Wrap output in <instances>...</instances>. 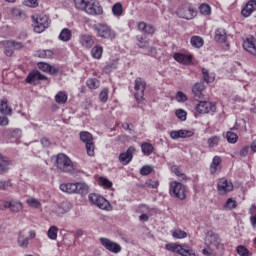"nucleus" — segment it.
Here are the masks:
<instances>
[{
  "label": "nucleus",
  "mask_w": 256,
  "mask_h": 256,
  "mask_svg": "<svg viewBox=\"0 0 256 256\" xmlns=\"http://www.w3.org/2000/svg\"><path fill=\"white\" fill-rule=\"evenodd\" d=\"M60 189L63 193H68L69 195H85L89 194V185L85 182H76V183H63L60 184Z\"/></svg>",
  "instance_id": "nucleus-1"
},
{
  "label": "nucleus",
  "mask_w": 256,
  "mask_h": 256,
  "mask_svg": "<svg viewBox=\"0 0 256 256\" xmlns=\"http://www.w3.org/2000/svg\"><path fill=\"white\" fill-rule=\"evenodd\" d=\"M205 244L214 249L218 256H223L225 251V244H223V240L219 234L215 233L213 230H209L206 233Z\"/></svg>",
  "instance_id": "nucleus-2"
},
{
  "label": "nucleus",
  "mask_w": 256,
  "mask_h": 256,
  "mask_svg": "<svg viewBox=\"0 0 256 256\" xmlns=\"http://www.w3.org/2000/svg\"><path fill=\"white\" fill-rule=\"evenodd\" d=\"M56 169L62 173H73L75 167L73 166V161L71 158L64 153H60L56 156Z\"/></svg>",
  "instance_id": "nucleus-3"
},
{
  "label": "nucleus",
  "mask_w": 256,
  "mask_h": 256,
  "mask_svg": "<svg viewBox=\"0 0 256 256\" xmlns=\"http://www.w3.org/2000/svg\"><path fill=\"white\" fill-rule=\"evenodd\" d=\"M176 15L180 17V19L191 21V19L197 17V8L193 7L190 3H186L176 10Z\"/></svg>",
  "instance_id": "nucleus-4"
},
{
  "label": "nucleus",
  "mask_w": 256,
  "mask_h": 256,
  "mask_svg": "<svg viewBox=\"0 0 256 256\" xmlns=\"http://www.w3.org/2000/svg\"><path fill=\"white\" fill-rule=\"evenodd\" d=\"M165 249L167 251H171L172 253H178L181 256H197L193 248L187 245H179L175 243H169L165 245Z\"/></svg>",
  "instance_id": "nucleus-5"
},
{
  "label": "nucleus",
  "mask_w": 256,
  "mask_h": 256,
  "mask_svg": "<svg viewBox=\"0 0 256 256\" xmlns=\"http://www.w3.org/2000/svg\"><path fill=\"white\" fill-rule=\"evenodd\" d=\"M95 31L98 37H101V39H107L108 41H113V39L117 37V32L111 29V26L107 24H98L95 27Z\"/></svg>",
  "instance_id": "nucleus-6"
},
{
  "label": "nucleus",
  "mask_w": 256,
  "mask_h": 256,
  "mask_svg": "<svg viewBox=\"0 0 256 256\" xmlns=\"http://www.w3.org/2000/svg\"><path fill=\"white\" fill-rule=\"evenodd\" d=\"M170 193L174 195L176 199L184 201V199H187V186L183 185L181 182H172L170 184Z\"/></svg>",
  "instance_id": "nucleus-7"
},
{
  "label": "nucleus",
  "mask_w": 256,
  "mask_h": 256,
  "mask_svg": "<svg viewBox=\"0 0 256 256\" xmlns=\"http://www.w3.org/2000/svg\"><path fill=\"white\" fill-rule=\"evenodd\" d=\"M134 91H135V99L137 103H141L144 101L145 97V89L147 88V82L143 80V78L138 77L134 82Z\"/></svg>",
  "instance_id": "nucleus-8"
},
{
  "label": "nucleus",
  "mask_w": 256,
  "mask_h": 256,
  "mask_svg": "<svg viewBox=\"0 0 256 256\" xmlns=\"http://www.w3.org/2000/svg\"><path fill=\"white\" fill-rule=\"evenodd\" d=\"M33 19V27L35 33H43L48 27H49V17L47 15H40L35 18V16H32Z\"/></svg>",
  "instance_id": "nucleus-9"
},
{
  "label": "nucleus",
  "mask_w": 256,
  "mask_h": 256,
  "mask_svg": "<svg viewBox=\"0 0 256 256\" xmlns=\"http://www.w3.org/2000/svg\"><path fill=\"white\" fill-rule=\"evenodd\" d=\"M0 45L4 47V55L11 57L14 50L23 49V43L15 40H4L0 42Z\"/></svg>",
  "instance_id": "nucleus-10"
},
{
  "label": "nucleus",
  "mask_w": 256,
  "mask_h": 256,
  "mask_svg": "<svg viewBox=\"0 0 256 256\" xmlns=\"http://www.w3.org/2000/svg\"><path fill=\"white\" fill-rule=\"evenodd\" d=\"M99 241L102 247H104V249H106L107 251H110V253H114L115 255H117V253H121V251H123L121 244L113 242V240L109 238L101 237Z\"/></svg>",
  "instance_id": "nucleus-11"
},
{
  "label": "nucleus",
  "mask_w": 256,
  "mask_h": 256,
  "mask_svg": "<svg viewBox=\"0 0 256 256\" xmlns=\"http://www.w3.org/2000/svg\"><path fill=\"white\" fill-rule=\"evenodd\" d=\"M41 81H49V78L38 70H32L27 75L25 82L28 83V85H39Z\"/></svg>",
  "instance_id": "nucleus-12"
},
{
  "label": "nucleus",
  "mask_w": 256,
  "mask_h": 256,
  "mask_svg": "<svg viewBox=\"0 0 256 256\" xmlns=\"http://www.w3.org/2000/svg\"><path fill=\"white\" fill-rule=\"evenodd\" d=\"M88 199L92 205H95L99 209L107 210V207H109V201L97 193H90Z\"/></svg>",
  "instance_id": "nucleus-13"
},
{
  "label": "nucleus",
  "mask_w": 256,
  "mask_h": 256,
  "mask_svg": "<svg viewBox=\"0 0 256 256\" xmlns=\"http://www.w3.org/2000/svg\"><path fill=\"white\" fill-rule=\"evenodd\" d=\"M195 111L200 113V115H205L207 113H215L217 111V106L209 101H200L195 106Z\"/></svg>",
  "instance_id": "nucleus-14"
},
{
  "label": "nucleus",
  "mask_w": 256,
  "mask_h": 256,
  "mask_svg": "<svg viewBox=\"0 0 256 256\" xmlns=\"http://www.w3.org/2000/svg\"><path fill=\"white\" fill-rule=\"evenodd\" d=\"M217 189L219 195H227L233 191V182L227 180L226 178H221L217 182Z\"/></svg>",
  "instance_id": "nucleus-15"
},
{
  "label": "nucleus",
  "mask_w": 256,
  "mask_h": 256,
  "mask_svg": "<svg viewBox=\"0 0 256 256\" xmlns=\"http://www.w3.org/2000/svg\"><path fill=\"white\" fill-rule=\"evenodd\" d=\"M69 211H71V202L68 201H63L60 204L55 205L52 209V213L58 217L65 215V213H69Z\"/></svg>",
  "instance_id": "nucleus-16"
},
{
  "label": "nucleus",
  "mask_w": 256,
  "mask_h": 256,
  "mask_svg": "<svg viewBox=\"0 0 256 256\" xmlns=\"http://www.w3.org/2000/svg\"><path fill=\"white\" fill-rule=\"evenodd\" d=\"M135 146H130L126 152L120 153L118 159L122 165H129L133 161V153H135Z\"/></svg>",
  "instance_id": "nucleus-17"
},
{
  "label": "nucleus",
  "mask_w": 256,
  "mask_h": 256,
  "mask_svg": "<svg viewBox=\"0 0 256 256\" xmlns=\"http://www.w3.org/2000/svg\"><path fill=\"white\" fill-rule=\"evenodd\" d=\"M195 135V131L193 130H172L170 132L171 139L177 140V139H187L189 137H193Z\"/></svg>",
  "instance_id": "nucleus-18"
},
{
  "label": "nucleus",
  "mask_w": 256,
  "mask_h": 256,
  "mask_svg": "<svg viewBox=\"0 0 256 256\" xmlns=\"http://www.w3.org/2000/svg\"><path fill=\"white\" fill-rule=\"evenodd\" d=\"M86 13L88 15H102L103 7L99 5V2H88L86 6Z\"/></svg>",
  "instance_id": "nucleus-19"
},
{
  "label": "nucleus",
  "mask_w": 256,
  "mask_h": 256,
  "mask_svg": "<svg viewBox=\"0 0 256 256\" xmlns=\"http://www.w3.org/2000/svg\"><path fill=\"white\" fill-rule=\"evenodd\" d=\"M173 58L181 65H191L193 63V54L175 53Z\"/></svg>",
  "instance_id": "nucleus-20"
},
{
  "label": "nucleus",
  "mask_w": 256,
  "mask_h": 256,
  "mask_svg": "<svg viewBox=\"0 0 256 256\" xmlns=\"http://www.w3.org/2000/svg\"><path fill=\"white\" fill-rule=\"evenodd\" d=\"M243 49L256 57L255 37L249 36L246 38V40L243 42Z\"/></svg>",
  "instance_id": "nucleus-21"
},
{
  "label": "nucleus",
  "mask_w": 256,
  "mask_h": 256,
  "mask_svg": "<svg viewBox=\"0 0 256 256\" xmlns=\"http://www.w3.org/2000/svg\"><path fill=\"white\" fill-rule=\"evenodd\" d=\"M256 11V1H248L241 10L242 17H251Z\"/></svg>",
  "instance_id": "nucleus-22"
},
{
  "label": "nucleus",
  "mask_w": 256,
  "mask_h": 256,
  "mask_svg": "<svg viewBox=\"0 0 256 256\" xmlns=\"http://www.w3.org/2000/svg\"><path fill=\"white\" fill-rule=\"evenodd\" d=\"M205 89H207V87L203 82H197L192 86V93L194 97H197L198 99H203V93L205 92Z\"/></svg>",
  "instance_id": "nucleus-23"
},
{
  "label": "nucleus",
  "mask_w": 256,
  "mask_h": 256,
  "mask_svg": "<svg viewBox=\"0 0 256 256\" xmlns=\"http://www.w3.org/2000/svg\"><path fill=\"white\" fill-rule=\"evenodd\" d=\"M79 43L82 45V47H85V49H91V47L95 45V40H93V36L89 34H83L80 36Z\"/></svg>",
  "instance_id": "nucleus-24"
},
{
  "label": "nucleus",
  "mask_w": 256,
  "mask_h": 256,
  "mask_svg": "<svg viewBox=\"0 0 256 256\" xmlns=\"http://www.w3.org/2000/svg\"><path fill=\"white\" fill-rule=\"evenodd\" d=\"M5 206L11 211V213H19L23 210V203L17 200H11L5 203Z\"/></svg>",
  "instance_id": "nucleus-25"
},
{
  "label": "nucleus",
  "mask_w": 256,
  "mask_h": 256,
  "mask_svg": "<svg viewBox=\"0 0 256 256\" xmlns=\"http://www.w3.org/2000/svg\"><path fill=\"white\" fill-rule=\"evenodd\" d=\"M9 165H11V160L0 153V175H5L9 171Z\"/></svg>",
  "instance_id": "nucleus-26"
},
{
  "label": "nucleus",
  "mask_w": 256,
  "mask_h": 256,
  "mask_svg": "<svg viewBox=\"0 0 256 256\" xmlns=\"http://www.w3.org/2000/svg\"><path fill=\"white\" fill-rule=\"evenodd\" d=\"M221 161L222 160L219 156H214L210 165L211 175H215V173H219L221 171Z\"/></svg>",
  "instance_id": "nucleus-27"
},
{
  "label": "nucleus",
  "mask_w": 256,
  "mask_h": 256,
  "mask_svg": "<svg viewBox=\"0 0 256 256\" xmlns=\"http://www.w3.org/2000/svg\"><path fill=\"white\" fill-rule=\"evenodd\" d=\"M214 40L217 43H225V41H227V31L223 28L216 29Z\"/></svg>",
  "instance_id": "nucleus-28"
},
{
  "label": "nucleus",
  "mask_w": 256,
  "mask_h": 256,
  "mask_svg": "<svg viewBox=\"0 0 256 256\" xmlns=\"http://www.w3.org/2000/svg\"><path fill=\"white\" fill-rule=\"evenodd\" d=\"M139 31H143L146 35H153L155 33V26L147 24L145 22L138 23Z\"/></svg>",
  "instance_id": "nucleus-29"
},
{
  "label": "nucleus",
  "mask_w": 256,
  "mask_h": 256,
  "mask_svg": "<svg viewBox=\"0 0 256 256\" xmlns=\"http://www.w3.org/2000/svg\"><path fill=\"white\" fill-rule=\"evenodd\" d=\"M0 113L1 115H13V110L9 107L7 99L0 101Z\"/></svg>",
  "instance_id": "nucleus-30"
},
{
  "label": "nucleus",
  "mask_w": 256,
  "mask_h": 256,
  "mask_svg": "<svg viewBox=\"0 0 256 256\" xmlns=\"http://www.w3.org/2000/svg\"><path fill=\"white\" fill-rule=\"evenodd\" d=\"M73 37V33L69 28H64L61 30L58 39L60 41H63L64 43H68V41H71V38Z\"/></svg>",
  "instance_id": "nucleus-31"
},
{
  "label": "nucleus",
  "mask_w": 256,
  "mask_h": 256,
  "mask_svg": "<svg viewBox=\"0 0 256 256\" xmlns=\"http://www.w3.org/2000/svg\"><path fill=\"white\" fill-rule=\"evenodd\" d=\"M123 13H125V8L123 7V4L121 2H116L112 6V14L114 17H121L123 16Z\"/></svg>",
  "instance_id": "nucleus-32"
},
{
  "label": "nucleus",
  "mask_w": 256,
  "mask_h": 256,
  "mask_svg": "<svg viewBox=\"0 0 256 256\" xmlns=\"http://www.w3.org/2000/svg\"><path fill=\"white\" fill-rule=\"evenodd\" d=\"M141 151L143 155H145L146 157H149V155H151L153 151H155V147L153 146V144L149 142H143L141 144Z\"/></svg>",
  "instance_id": "nucleus-33"
},
{
  "label": "nucleus",
  "mask_w": 256,
  "mask_h": 256,
  "mask_svg": "<svg viewBox=\"0 0 256 256\" xmlns=\"http://www.w3.org/2000/svg\"><path fill=\"white\" fill-rule=\"evenodd\" d=\"M18 245L19 247H21L22 249H27V247H29V238L25 237V234H23V231H20L18 233Z\"/></svg>",
  "instance_id": "nucleus-34"
},
{
  "label": "nucleus",
  "mask_w": 256,
  "mask_h": 256,
  "mask_svg": "<svg viewBox=\"0 0 256 256\" xmlns=\"http://www.w3.org/2000/svg\"><path fill=\"white\" fill-rule=\"evenodd\" d=\"M53 55H55V53L53 52V50L50 49L38 50L36 52V56L40 59H53Z\"/></svg>",
  "instance_id": "nucleus-35"
},
{
  "label": "nucleus",
  "mask_w": 256,
  "mask_h": 256,
  "mask_svg": "<svg viewBox=\"0 0 256 256\" xmlns=\"http://www.w3.org/2000/svg\"><path fill=\"white\" fill-rule=\"evenodd\" d=\"M190 43L195 49H201L205 41L203 40V38H201V36H192L190 39Z\"/></svg>",
  "instance_id": "nucleus-36"
},
{
  "label": "nucleus",
  "mask_w": 256,
  "mask_h": 256,
  "mask_svg": "<svg viewBox=\"0 0 256 256\" xmlns=\"http://www.w3.org/2000/svg\"><path fill=\"white\" fill-rule=\"evenodd\" d=\"M80 140L85 143V145L87 143H91L93 142V134L89 133L88 131H82L80 132Z\"/></svg>",
  "instance_id": "nucleus-37"
},
{
  "label": "nucleus",
  "mask_w": 256,
  "mask_h": 256,
  "mask_svg": "<svg viewBox=\"0 0 256 256\" xmlns=\"http://www.w3.org/2000/svg\"><path fill=\"white\" fill-rule=\"evenodd\" d=\"M67 93L60 91L55 96V101L58 103V105H65L67 103Z\"/></svg>",
  "instance_id": "nucleus-38"
},
{
  "label": "nucleus",
  "mask_w": 256,
  "mask_h": 256,
  "mask_svg": "<svg viewBox=\"0 0 256 256\" xmlns=\"http://www.w3.org/2000/svg\"><path fill=\"white\" fill-rule=\"evenodd\" d=\"M91 55L94 59H101L103 57V47L94 46L91 50Z\"/></svg>",
  "instance_id": "nucleus-39"
},
{
  "label": "nucleus",
  "mask_w": 256,
  "mask_h": 256,
  "mask_svg": "<svg viewBox=\"0 0 256 256\" xmlns=\"http://www.w3.org/2000/svg\"><path fill=\"white\" fill-rule=\"evenodd\" d=\"M202 75L205 83H213L215 81V74H209V70L202 68Z\"/></svg>",
  "instance_id": "nucleus-40"
},
{
  "label": "nucleus",
  "mask_w": 256,
  "mask_h": 256,
  "mask_svg": "<svg viewBox=\"0 0 256 256\" xmlns=\"http://www.w3.org/2000/svg\"><path fill=\"white\" fill-rule=\"evenodd\" d=\"M86 85L89 89H99L101 83L99 82V80H97V78H89L86 81Z\"/></svg>",
  "instance_id": "nucleus-41"
},
{
  "label": "nucleus",
  "mask_w": 256,
  "mask_h": 256,
  "mask_svg": "<svg viewBox=\"0 0 256 256\" xmlns=\"http://www.w3.org/2000/svg\"><path fill=\"white\" fill-rule=\"evenodd\" d=\"M199 12L201 15H204V16L211 15V6L207 3H202L199 6Z\"/></svg>",
  "instance_id": "nucleus-42"
},
{
  "label": "nucleus",
  "mask_w": 256,
  "mask_h": 256,
  "mask_svg": "<svg viewBox=\"0 0 256 256\" xmlns=\"http://www.w3.org/2000/svg\"><path fill=\"white\" fill-rule=\"evenodd\" d=\"M57 233H59V228L57 226H51L47 232V236L55 241L57 239Z\"/></svg>",
  "instance_id": "nucleus-43"
},
{
  "label": "nucleus",
  "mask_w": 256,
  "mask_h": 256,
  "mask_svg": "<svg viewBox=\"0 0 256 256\" xmlns=\"http://www.w3.org/2000/svg\"><path fill=\"white\" fill-rule=\"evenodd\" d=\"M87 155L89 157H95V142H88L85 144Z\"/></svg>",
  "instance_id": "nucleus-44"
},
{
  "label": "nucleus",
  "mask_w": 256,
  "mask_h": 256,
  "mask_svg": "<svg viewBox=\"0 0 256 256\" xmlns=\"http://www.w3.org/2000/svg\"><path fill=\"white\" fill-rule=\"evenodd\" d=\"M98 183L101 187H104V189H111V187H113V182L104 177H100Z\"/></svg>",
  "instance_id": "nucleus-45"
},
{
  "label": "nucleus",
  "mask_w": 256,
  "mask_h": 256,
  "mask_svg": "<svg viewBox=\"0 0 256 256\" xmlns=\"http://www.w3.org/2000/svg\"><path fill=\"white\" fill-rule=\"evenodd\" d=\"M153 171H154L153 166H151V165H144L140 169V175H142L143 177H147V175H151V173H153Z\"/></svg>",
  "instance_id": "nucleus-46"
},
{
  "label": "nucleus",
  "mask_w": 256,
  "mask_h": 256,
  "mask_svg": "<svg viewBox=\"0 0 256 256\" xmlns=\"http://www.w3.org/2000/svg\"><path fill=\"white\" fill-rule=\"evenodd\" d=\"M136 40H137V46L139 47V49H145V47L149 45V41L145 40V38L141 35L136 36Z\"/></svg>",
  "instance_id": "nucleus-47"
},
{
  "label": "nucleus",
  "mask_w": 256,
  "mask_h": 256,
  "mask_svg": "<svg viewBox=\"0 0 256 256\" xmlns=\"http://www.w3.org/2000/svg\"><path fill=\"white\" fill-rule=\"evenodd\" d=\"M99 99L101 103H107L109 100V88H103V90L99 94Z\"/></svg>",
  "instance_id": "nucleus-48"
},
{
  "label": "nucleus",
  "mask_w": 256,
  "mask_h": 256,
  "mask_svg": "<svg viewBox=\"0 0 256 256\" xmlns=\"http://www.w3.org/2000/svg\"><path fill=\"white\" fill-rule=\"evenodd\" d=\"M171 171H172V173H174L177 177H180V179H181L182 181L187 180V175L181 173V171L179 170V166H177V165L172 166V167H171Z\"/></svg>",
  "instance_id": "nucleus-49"
},
{
  "label": "nucleus",
  "mask_w": 256,
  "mask_h": 256,
  "mask_svg": "<svg viewBox=\"0 0 256 256\" xmlns=\"http://www.w3.org/2000/svg\"><path fill=\"white\" fill-rule=\"evenodd\" d=\"M224 208L229 209V211H232V209H237V201L233 200V198H228L224 204Z\"/></svg>",
  "instance_id": "nucleus-50"
},
{
  "label": "nucleus",
  "mask_w": 256,
  "mask_h": 256,
  "mask_svg": "<svg viewBox=\"0 0 256 256\" xmlns=\"http://www.w3.org/2000/svg\"><path fill=\"white\" fill-rule=\"evenodd\" d=\"M175 99L178 103H185L186 101H189L187 94H184L182 91H178L176 93Z\"/></svg>",
  "instance_id": "nucleus-51"
},
{
  "label": "nucleus",
  "mask_w": 256,
  "mask_h": 256,
  "mask_svg": "<svg viewBox=\"0 0 256 256\" xmlns=\"http://www.w3.org/2000/svg\"><path fill=\"white\" fill-rule=\"evenodd\" d=\"M88 3H89L88 1H75L74 5L76 9H79V11H85V13H87Z\"/></svg>",
  "instance_id": "nucleus-52"
},
{
  "label": "nucleus",
  "mask_w": 256,
  "mask_h": 256,
  "mask_svg": "<svg viewBox=\"0 0 256 256\" xmlns=\"http://www.w3.org/2000/svg\"><path fill=\"white\" fill-rule=\"evenodd\" d=\"M175 115L180 121H187V111L183 109H177L175 111Z\"/></svg>",
  "instance_id": "nucleus-53"
},
{
  "label": "nucleus",
  "mask_w": 256,
  "mask_h": 256,
  "mask_svg": "<svg viewBox=\"0 0 256 256\" xmlns=\"http://www.w3.org/2000/svg\"><path fill=\"white\" fill-rule=\"evenodd\" d=\"M9 132H10V137H12L13 139H21L23 135V132L19 128L10 129Z\"/></svg>",
  "instance_id": "nucleus-54"
},
{
  "label": "nucleus",
  "mask_w": 256,
  "mask_h": 256,
  "mask_svg": "<svg viewBox=\"0 0 256 256\" xmlns=\"http://www.w3.org/2000/svg\"><path fill=\"white\" fill-rule=\"evenodd\" d=\"M12 15L14 17H17L18 19H25V17H27L25 12H23V10H21L19 8L12 9Z\"/></svg>",
  "instance_id": "nucleus-55"
},
{
  "label": "nucleus",
  "mask_w": 256,
  "mask_h": 256,
  "mask_svg": "<svg viewBox=\"0 0 256 256\" xmlns=\"http://www.w3.org/2000/svg\"><path fill=\"white\" fill-rule=\"evenodd\" d=\"M226 139L228 143H235L236 141H238L239 136H237V134H235L234 132L229 131L226 133Z\"/></svg>",
  "instance_id": "nucleus-56"
},
{
  "label": "nucleus",
  "mask_w": 256,
  "mask_h": 256,
  "mask_svg": "<svg viewBox=\"0 0 256 256\" xmlns=\"http://www.w3.org/2000/svg\"><path fill=\"white\" fill-rule=\"evenodd\" d=\"M172 237H174V239H185V237H187V232L183 230H175L172 232Z\"/></svg>",
  "instance_id": "nucleus-57"
},
{
  "label": "nucleus",
  "mask_w": 256,
  "mask_h": 256,
  "mask_svg": "<svg viewBox=\"0 0 256 256\" xmlns=\"http://www.w3.org/2000/svg\"><path fill=\"white\" fill-rule=\"evenodd\" d=\"M26 203L29 207H34V209H39V207H41V202L35 198L28 199Z\"/></svg>",
  "instance_id": "nucleus-58"
},
{
  "label": "nucleus",
  "mask_w": 256,
  "mask_h": 256,
  "mask_svg": "<svg viewBox=\"0 0 256 256\" xmlns=\"http://www.w3.org/2000/svg\"><path fill=\"white\" fill-rule=\"evenodd\" d=\"M219 141H221V138L219 136H213L208 139V146L209 147H217L219 145Z\"/></svg>",
  "instance_id": "nucleus-59"
},
{
  "label": "nucleus",
  "mask_w": 256,
  "mask_h": 256,
  "mask_svg": "<svg viewBox=\"0 0 256 256\" xmlns=\"http://www.w3.org/2000/svg\"><path fill=\"white\" fill-rule=\"evenodd\" d=\"M203 255L206 256H219V253L216 252L214 249H212L210 246H207V248H204L202 250Z\"/></svg>",
  "instance_id": "nucleus-60"
},
{
  "label": "nucleus",
  "mask_w": 256,
  "mask_h": 256,
  "mask_svg": "<svg viewBox=\"0 0 256 256\" xmlns=\"http://www.w3.org/2000/svg\"><path fill=\"white\" fill-rule=\"evenodd\" d=\"M10 187H13V184H11V180H1L0 181V191H7Z\"/></svg>",
  "instance_id": "nucleus-61"
},
{
  "label": "nucleus",
  "mask_w": 256,
  "mask_h": 256,
  "mask_svg": "<svg viewBox=\"0 0 256 256\" xmlns=\"http://www.w3.org/2000/svg\"><path fill=\"white\" fill-rule=\"evenodd\" d=\"M236 251H237L238 255H240V256H249V249H247V247H245L243 245H239L236 248Z\"/></svg>",
  "instance_id": "nucleus-62"
},
{
  "label": "nucleus",
  "mask_w": 256,
  "mask_h": 256,
  "mask_svg": "<svg viewBox=\"0 0 256 256\" xmlns=\"http://www.w3.org/2000/svg\"><path fill=\"white\" fill-rule=\"evenodd\" d=\"M37 65H38V69H40V71H43L44 73H49L51 64L46 63V62H39Z\"/></svg>",
  "instance_id": "nucleus-63"
},
{
  "label": "nucleus",
  "mask_w": 256,
  "mask_h": 256,
  "mask_svg": "<svg viewBox=\"0 0 256 256\" xmlns=\"http://www.w3.org/2000/svg\"><path fill=\"white\" fill-rule=\"evenodd\" d=\"M145 187H147L148 189H157V187H159V182L158 180H148L145 182Z\"/></svg>",
  "instance_id": "nucleus-64"
}]
</instances>
